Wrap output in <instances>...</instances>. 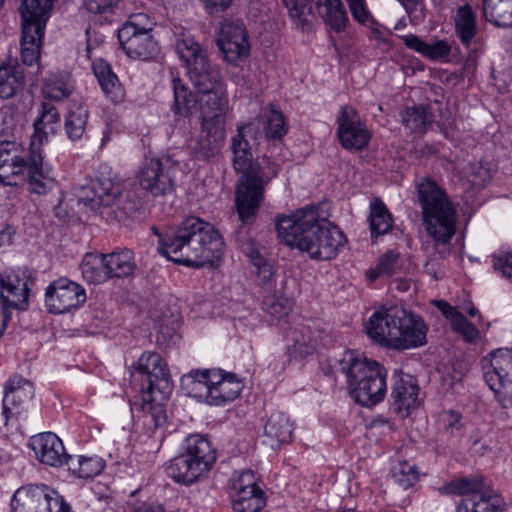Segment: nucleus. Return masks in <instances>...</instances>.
I'll return each instance as SVG.
<instances>
[{
	"mask_svg": "<svg viewBox=\"0 0 512 512\" xmlns=\"http://www.w3.org/2000/svg\"><path fill=\"white\" fill-rule=\"evenodd\" d=\"M158 235V252L170 261L186 267L213 265L224 254L225 243L215 227L197 216L183 219L176 227Z\"/></svg>",
	"mask_w": 512,
	"mask_h": 512,
	"instance_id": "1",
	"label": "nucleus"
},
{
	"mask_svg": "<svg viewBox=\"0 0 512 512\" xmlns=\"http://www.w3.org/2000/svg\"><path fill=\"white\" fill-rule=\"evenodd\" d=\"M319 207L309 205L276 218L278 237L286 245L307 252L310 258L331 260L344 246L346 237L336 226L319 223Z\"/></svg>",
	"mask_w": 512,
	"mask_h": 512,
	"instance_id": "2",
	"label": "nucleus"
},
{
	"mask_svg": "<svg viewBox=\"0 0 512 512\" xmlns=\"http://www.w3.org/2000/svg\"><path fill=\"white\" fill-rule=\"evenodd\" d=\"M131 385L140 393V399L131 402V411L143 418L150 429H157L167 421L163 401L168 399L172 382L165 361L157 352H144L130 373Z\"/></svg>",
	"mask_w": 512,
	"mask_h": 512,
	"instance_id": "3",
	"label": "nucleus"
},
{
	"mask_svg": "<svg viewBox=\"0 0 512 512\" xmlns=\"http://www.w3.org/2000/svg\"><path fill=\"white\" fill-rule=\"evenodd\" d=\"M176 51L185 64L191 83L204 95L201 111L206 108L216 112L226 111L228 98L225 85L219 69L210 64L206 51L188 35L177 40Z\"/></svg>",
	"mask_w": 512,
	"mask_h": 512,
	"instance_id": "4",
	"label": "nucleus"
},
{
	"mask_svg": "<svg viewBox=\"0 0 512 512\" xmlns=\"http://www.w3.org/2000/svg\"><path fill=\"white\" fill-rule=\"evenodd\" d=\"M233 166L242 173L235 194L236 210L242 223H250L264 199L266 186L277 176L278 168L269 158L254 161L251 149L233 154Z\"/></svg>",
	"mask_w": 512,
	"mask_h": 512,
	"instance_id": "5",
	"label": "nucleus"
},
{
	"mask_svg": "<svg viewBox=\"0 0 512 512\" xmlns=\"http://www.w3.org/2000/svg\"><path fill=\"white\" fill-rule=\"evenodd\" d=\"M416 189L426 230L443 258L449 252L447 245L456 232V211L445 191L432 178H420Z\"/></svg>",
	"mask_w": 512,
	"mask_h": 512,
	"instance_id": "6",
	"label": "nucleus"
},
{
	"mask_svg": "<svg viewBox=\"0 0 512 512\" xmlns=\"http://www.w3.org/2000/svg\"><path fill=\"white\" fill-rule=\"evenodd\" d=\"M345 374L351 397L361 406L373 407L386 395V369L377 361L346 351L339 361Z\"/></svg>",
	"mask_w": 512,
	"mask_h": 512,
	"instance_id": "7",
	"label": "nucleus"
},
{
	"mask_svg": "<svg viewBox=\"0 0 512 512\" xmlns=\"http://www.w3.org/2000/svg\"><path fill=\"white\" fill-rule=\"evenodd\" d=\"M129 196V192L124 193L123 181L113 169L107 164H100L90 185L80 188L78 202L94 211L111 208L114 217L121 221L132 217L138 210L137 203Z\"/></svg>",
	"mask_w": 512,
	"mask_h": 512,
	"instance_id": "8",
	"label": "nucleus"
},
{
	"mask_svg": "<svg viewBox=\"0 0 512 512\" xmlns=\"http://www.w3.org/2000/svg\"><path fill=\"white\" fill-rule=\"evenodd\" d=\"M441 495L461 496L454 512H504L502 495L488 485L483 476L454 479L438 489Z\"/></svg>",
	"mask_w": 512,
	"mask_h": 512,
	"instance_id": "9",
	"label": "nucleus"
},
{
	"mask_svg": "<svg viewBox=\"0 0 512 512\" xmlns=\"http://www.w3.org/2000/svg\"><path fill=\"white\" fill-rule=\"evenodd\" d=\"M153 25L149 16L138 13L119 28L118 39L128 57L146 61L157 56L159 46L152 35Z\"/></svg>",
	"mask_w": 512,
	"mask_h": 512,
	"instance_id": "10",
	"label": "nucleus"
},
{
	"mask_svg": "<svg viewBox=\"0 0 512 512\" xmlns=\"http://www.w3.org/2000/svg\"><path fill=\"white\" fill-rule=\"evenodd\" d=\"M11 508L13 512H72L63 496L45 484L18 488L11 499Z\"/></svg>",
	"mask_w": 512,
	"mask_h": 512,
	"instance_id": "11",
	"label": "nucleus"
},
{
	"mask_svg": "<svg viewBox=\"0 0 512 512\" xmlns=\"http://www.w3.org/2000/svg\"><path fill=\"white\" fill-rule=\"evenodd\" d=\"M178 161L171 156L145 159L138 169L136 179L140 187L153 196H163L175 189Z\"/></svg>",
	"mask_w": 512,
	"mask_h": 512,
	"instance_id": "12",
	"label": "nucleus"
},
{
	"mask_svg": "<svg viewBox=\"0 0 512 512\" xmlns=\"http://www.w3.org/2000/svg\"><path fill=\"white\" fill-rule=\"evenodd\" d=\"M12 128L5 127L0 131V182L13 186L25 180V169L30 159V147L15 140H10Z\"/></svg>",
	"mask_w": 512,
	"mask_h": 512,
	"instance_id": "13",
	"label": "nucleus"
},
{
	"mask_svg": "<svg viewBox=\"0 0 512 512\" xmlns=\"http://www.w3.org/2000/svg\"><path fill=\"white\" fill-rule=\"evenodd\" d=\"M484 378L500 405L512 408V349L500 348L490 353V365Z\"/></svg>",
	"mask_w": 512,
	"mask_h": 512,
	"instance_id": "14",
	"label": "nucleus"
},
{
	"mask_svg": "<svg viewBox=\"0 0 512 512\" xmlns=\"http://www.w3.org/2000/svg\"><path fill=\"white\" fill-rule=\"evenodd\" d=\"M225 116L226 111H201V129L192 147L197 159L207 161L220 152L225 139Z\"/></svg>",
	"mask_w": 512,
	"mask_h": 512,
	"instance_id": "15",
	"label": "nucleus"
},
{
	"mask_svg": "<svg viewBox=\"0 0 512 512\" xmlns=\"http://www.w3.org/2000/svg\"><path fill=\"white\" fill-rule=\"evenodd\" d=\"M336 124L337 137L343 148L349 151H362L368 146L372 133L354 107L341 106Z\"/></svg>",
	"mask_w": 512,
	"mask_h": 512,
	"instance_id": "16",
	"label": "nucleus"
},
{
	"mask_svg": "<svg viewBox=\"0 0 512 512\" xmlns=\"http://www.w3.org/2000/svg\"><path fill=\"white\" fill-rule=\"evenodd\" d=\"M401 317H404L402 306H381L365 323L366 334L373 342L395 349Z\"/></svg>",
	"mask_w": 512,
	"mask_h": 512,
	"instance_id": "17",
	"label": "nucleus"
},
{
	"mask_svg": "<svg viewBox=\"0 0 512 512\" xmlns=\"http://www.w3.org/2000/svg\"><path fill=\"white\" fill-rule=\"evenodd\" d=\"M86 302V291L78 283L61 277L46 288L45 304L50 313L63 314Z\"/></svg>",
	"mask_w": 512,
	"mask_h": 512,
	"instance_id": "18",
	"label": "nucleus"
},
{
	"mask_svg": "<svg viewBox=\"0 0 512 512\" xmlns=\"http://www.w3.org/2000/svg\"><path fill=\"white\" fill-rule=\"evenodd\" d=\"M34 394V384L21 375H13L6 381L2 400V414L6 423L27 411Z\"/></svg>",
	"mask_w": 512,
	"mask_h": 512,
	"instance_id": "19",
	"label": "nucleus"
},
{
	"mask_svg": "<svg viewBox=\"0 0 512 512\" xmlns=\"http://www.w3.org/2000/svg\"><path fill=\"white\" fill-rule=\"evenodd\" d=\"M217 43L225 59L232 64H238L249 55L250 44L246 28L240 20L224 21Z\"/></svg>",
	"mask_w": 512,
	"mask_h": 512,
	"instance_id": "20",
	"label": "nucleus"
},
{
	"mask_svg": "<svg viewBox=\"0 0 512 512\" xmlns=\"http://www.w3.org/2000/svg\"><path fill=\"white\" fill-rule=\"evenodd\" d=\"M419 385L410 374L395 373L391 391L392 407L402 417H407L419 404Z\"/></svg>",
	"mask_w": 512,
	"mask_h": 512,
	"instance_id": "21",
	"label": "nucleus"
},
{
	"mask_svg": "<svg viewBox=\"0 0 512 512\" xmlns=\"http://www.w3.org/2000/svg\"><path fill=\"white\" fill-rule=\"evenodd\" d=\"M25 179L28 180L29 191L44 195L51 191L56 184L52 167L44 161L42 148L30 147V159L25 169Z\"/></svg>",
	"mask_w": 512,
	"mask_h": 512,
	"instance_id": "22",
	"label": "nucleus"
},
{
	"mask_svg": "<svg viewBox=\"0 0 512 512\" xmlns=\"http://www.w3.org/2000/svg\"><path fill=\"white\" fill-rule=\"evenodd\" d=\"M29 445L41 463L51 467L67 465L70 455L55 433L44 432L32 436Z\"/></svg>",
	"mask_w": 512,
	"mask_h": 512,
	"instance_id": "23",
	"label": "nucleus"
},
{
	"mask_svg": "<svg viewBox=\"0 0 512 512\" xmlns=\"http://www.w3.org/2000/svg\"><path fill=\"white\" fill-rule=\"evenodd\" d=\"M211 379L210 400H207L209 405L224 406L234 401L243 388L234 373H227L221 369H213Z\"/></svg>",
	"mask_w": 512,
	"mask_h": 512,
	"instance_id": "24",
	"label": "nucleus"
},
{
	"mask_svg": "<svg viewBox=\"0 0 512 512\" xmlns=\"http://www.w3.org/2000/svg\"><path fill=\"white\" fill-rule=\"evenodd\" d=\"M290 342L288 351L294 357H305L313 354L321 342V331L305 323H297L285 333Z\"/></svg>",
	"mask_w": 512,
	"mask_h": 512,
	"instance_id": "25",
	"label": "nucleus"
},
{
	"mask_svg": "<svg viewBox=\"0 0 512 512\" xmlns=\"http://www.w3.org/2000/svg\"><path fill=\"white\" fill-rule=\"evenodd\" d=\"M426 333L427 327L423 319L404 309V317H401L398 325L395 349L406 350L426 344Z\"/></svg>",
	"mask_w": 512,
	"mask_h": 512,
	"instance_id": "26",
	"label": "nucleus"
},
{
	"mask_svg": "<svg viewBox=\"0 0 512 512\" xmlns=\"http://www.w3.org/2000/svg\"><path fill=\"white\" fill-rule=\"evenodd\" d=\"M238 242L241 251L249 258L254 267L259 284L266 290H272L275 286L273 262L260 253L252 239L238 237Z\"/></svg>",
	"mask_w": 512,
	"mask_h": 512,
	"instance_id": "27",
	"label": "nucleus"
},
{
	"mask_svg": "<svg viewBox=\"0 0 512 512\" xmlns=\"http://www.w3.org/2000/svg\"><path fill=\"white\" fill-rule=\"evenodd\" d=\"M165 472L173 481L186 486L192 485L208 473L182 450L167 462Z\"/></svg>",
	"mask_w": 512,
	"mask_h": 512,
	"instance_id": "28",
	"label": "nucleus"
},
{
	"mask_svg": "<svg viewBox=\"0 0 512 512\" xmlns=\"http://www.w3.org/2000/svg\"><path fill=\"white\" fill-rule=\"evenodd\" d=\"M436 308L449 321L454 333L460 336L466 343H476L480 339V330L471 323L456 307L445 300L434 302Z\"/></svg>",
	"mask_w": 512,
	"mask_h": 512,
	"instance_id": "29",
	"label": "nucleus"
},
{
	"mask_svg": "<svg viewBox=\"0 0 512 512\" xmlns=\"http://www.w3.org/2000/svg\"><path fill=\"white\" fill-rule=\"evenodd\" d=\"M180 450L200 464L207 472L211 470L217 459L216 449L211 441L200 434L187 436L181 444Z\"/></svg>",
	"mask_w": 512,
	"mask_h": 512,
	"instance_id": "30",
	"label": "nucleus"
},
{
	"mask_svg": "<svg viewBox=\"0 0 512 512\" xmlns=\"http://www.w3.org/2000/svg\"><path fill=\"white\" fill-rule=\"evenodd\" d=\"M60 127V114L51 103H42L41 113L34 122V133L31 136L30 147L42 148L48 142L49 135H53Z\"/></svg>",
	"mask_w": 512,
	"mask_h": 512,
	"instance_id": "31",
	"label": "nucleus"
},
{
	"mask_svg": "<svg viewBox=\"0 0 512 512\" xmlns=\"http://www.w3.org/2000/svg\"><path fill=\"white\" fill-rule=\"evenodd\" d=\"M0 296L8 307L19 310H25L28 307L27 283L16 274L0 275Z\"/></svg>",
	"mask_w": 512,
	"mask_h": 512,
	"instance_id": "32",
	"label": "nucleus"
},
{
	"mask_svg": "<svg viewBox=\"0 0 512 512\" xmlns=\"http://www.w3.org/2000/svg\"><path fill=\"white\" fill-rule=\"evenodd\" d=\"M92 70L105 96L115 104L123 102L125 90L110 64L103 59H96L92 63Z\"/></svg>",
	"mask_w": 512,
	"mask_h": 512,
	"instance_id": "33",
	"label": "nucleus"
},
{
	"mask_svg": "<svg viewBox=\"0 0 512 512\" xmlns=\"http://www.w3.org/2000/svg\"><path fill=\"white\" fill-rule=\"evenodd\" d=\"M55 0H21L19 8L21 25L34 26V30L46 28Z\"/></svg>",
	"mask_w": 512,
	"mask_h": 512,
	"instance_id": "34",
	"label": "nucleus"
},
{
	"mask_svg": "<svg viewBox=\"0 0 512 512\" xmlns=\"http://www.w3.org/2000/svg\"><path fill=\"white\" fill-rule=\"evenodd\" d=\"M106 269L110 279H124L132 277L137 268L135 254L131 249L122 248L104 254Z\"/></svg>",
	"mask_w": 512,
	"mask_h": 512,
	"instance_id": "35",
	"label": "nucleus"
},
{
	"mask_svg": "<svg viewBox=\"0 0 512 512\" xmlns=\"http://www.w3.org/2000/svg\"><path fill=\"white\" fill-rule=\"evenodd\" d=\"M453 21L455 35L466 48L470 47L478 34L477 16L473 8L469 4L459 6Z\"/></svg>",
	"mask_w": 512,
	"mask_h": 512,
	"instance_id": "36",
	"label": "nucleus"
},
{
	"mask_svg": "<svg viewBox=\"0 0 512 512\" xmlns=\"http://www.w3.org/2000/svg\"><path fill=\"white\" fill-rule=\"evenodd\" d=\"M213 369L192 370L181 379V387L190 397L207 403L210 400V380Z\"/></svg>",
	"mask_w": 512,
	"mask_h": 512,
	"instance_id": "37",
	"label": "nucleus"
},
{
	"mask_svg": "<svg viewBox=\"0 0 512 512\" xmlns=\"http://www.w3.org/2000/svg\"><path fill=\"white\" fill-rule=\"evenodd\" d=\"M292 433L293 425L288 416L282 412L272 413L264 426V435L271 447L289 443L292 440Z\"/></svg>",
	"mask_w": 512,
	"mask_h": 512,
	"instance_id": "38",
	"label": "nucleus"
},
{
	"mask_svg": "<svg viewBox=\"0 0 512 512\" xmlns=\"http://www.w3.org/2000/svg\"><path fill=\"white\" fill-rule=\"evenodd\" d=\"M404 45L430 60L447 58L450 54V45L445 40H437L434 43H426L415 34L400 36Z\"/></svg>",
	"mask_w": 512,
	"mask_h": 512,
	"instance_id": "39",
	"label": "nucleus"
},
{
	"mask_svg": "<svg viewBox=\"0 0 512 512\" xmlns=\"http://www.w3.org/2000/svg\"><path fill=\"white\" fill-rule=\"evenodd\" d=\"M370 211L368 216L371 238L373 241L378 236H382L391 231L393 227V217L386 204L375 197L370 202Z\"/></svg>",
	"mask_w": 512,
	"mask_h": 512,
	"instance_id": "40",
	"label": "nucleus"
},
{
	"mask_svg": "<svg viewBox=\"0 0 512 512\" xmlns=\"http://www.w3.org/2000/svg\"><path fill=\"white\" fill-rule=\"evenodd\" d=\"M172 89V112L182 118L190 117L197 103L196 96L179 77L172 79Z\"/></svg>",
	"mask_w": 512,
	"mask_h": 512,
	"instance_id": "41",
	"label": "nucleus"
},
{
	"mask_svg": "<svg viewBox=\"0 0 512 512\" xmlns=\"http://www.w3.org/2000/svg\"><path fill=\"white\" fill-rule=\"evenodd\" d=\"M21 58L24 64L31 66L40 58V50L45 29L34 30V26L21 25Z\"/></svg>",
	"mask_w": 512,
	"mask_h": 512,
	"instance_id": "42",
	"label": "nucleus"
},
{
	"mask_svg": "<svg viewBox=\"0 0 512 512\" xmlns=\"http://www.w3.org/2000/svg\"><path fill=\"white\" fill-rule=\"evenodd\" d=\"M23 67L17 63L0 66V98H10L22 89Z\"/></svg>",
	"mask_w": 512,
	"mask_h": 512,
	"instance_id": "43",
	"label": "nucleus"
},
{
	"mask_svg": "<svg viewBox=\"0 0 512 512\" xmlns=\"http://www.w3.org/2000/svg\"><path fill=\"white\" fill-rule=\"evenodd\" d=\"M89 117L88 109L81 103H73L65 116L64 129L67 137L75 142L85 133Z\"/></svg>",
	"mask_w": 512,
	"mask_h": 512,
	"instance_id": "44",
	"label": "nucleus"
},
{
	"mask_svg": "<svg viewBox=\"0 0 512 512\" xmlns=\"http://www.w3.org/2000/svg\"><path fill=\"white\" fill-rule=\"evenodd\" d=\"M483 14L497 27H512V0H484Z\"/></svg>",
	"mask_w": 512,
	"mask_h": 512,
	"instance_id": "45",
	"label": "nucleus"
},
{
	"mask_svg": "<svg viewBox=\"0 0 512 512\" xmlns=\"http://www.w3.org/2000/svg\"><path fill=\"white\" fill-rule=\"evenodd\" d=\"M433 121V114L426 106L406 107L401 112V122L411 133H425Z\"/></svg>",
	"mask_w": 512,
	"mask_h": 512,
	"instance_id": "46",
	"label": "nucleus"
},
{
	"mask_svg": "<svg viewBox=\"0 0 512 512\" xmlns=\"http://www.w3.org/2000/svg\"><path fill=\"white\" fill-rule=\"evenodd\" d=\"M83 278L91 284H101L110 280L104 254L87 253L80 265Z\"/></svg>",
	"mask_w": 512,
	"mask_h": 512,
	"instance_id": "47",
	"label": "nucleus"
},
{
	"mask_svg": "<svg viewBox=\"0 0 512 512\" xmlns=\"http://www.w3.org/2000/svg\"><path fill=\"white\" fill-rule=\"evenodd\" d=\"M67 467L72 474L79 478H92L102 472L105 462L99 456L70 455Z\"/></svg>",
	"mask_w": 512,
	"mask_h": 512,
	"instance_id": "48",
	"label": "nucleus"
},
{
	"mask_svg": "<svg viewBox=\"0 0 512 512\" xmlns=\"http://www.w3.org/2000/svg\"><path fill=\"white\" fill-rule=\"evenodd\" d=\"M321 14L324 22L336 33L344 32L349 18L341 0H323Z\"/></svg>",
	"mask_w": 512,
	"mask_h": 512,
	"instance_id": "49",
	"label": "nucleus"
},
{
	"mask_svg": "<svg viewBox=\"0 0 512 512\" xmlns=\"http://www.w3.org/2000/svg\"><path fill=\"white\" fill-rule=\"evenodd\" d=\"M234 512H259L266 505L263 490H244L231 494Z\"/></svg>",
	"mask_w": 512,
	"mask_h": 512,
	"instance_id": "50",
	"label": "nucleus"
},
{
	"mask_svg": "<svg viewBox=\"0 0 512 512\" xmlns=\"http://www.w3.org/2000/svg\"><path fill=\"white\" fill-rule=\"evenodd\" d=\"M263 130L268 140H281L288 131L282 112L272 107L269 113L264 116Z\"/></svg>",
	"mask_w": 512,
	"mask_h": 512,
	"instance_id": "51",
	"label": "nucleus"
},
{
	"mask_svg": "<svg viewBox=\"0 0 512 512\" xmlns=\"http://www.w3.org/2000/svg\"><path fill=\"white\" fill-rule=\"evenodd\" d=\"M392 476L394 481L405 490L413 487L420 478L417 466L407 461L399 462L393 468Z\"/></svg>",
	"mask_w": 512,
	"mask_h": 512,
	"instance_id": "52",
	"label": "nucleus"
},
{
	"mask_svg": "<svg viewBox=\"0 0 512 512\" xmlns=\"http://www.w3.org/2000/svg\"><path fill=\"white\" fill-rule=\"evenodd\" d=\"M72 92V86L70 83L62 77L53 76L49 78L43 87V93L47 99L51 100H62Z\"/></svg>",
	"mask_w": 512,
	"mask_h": 512,
	"instance_id": "53",
	"label": "nucleus"
},
{
	"mask_svg": "<svg viewBox=\"0 0 512 512\" xmlns=\"http://www.w3.org/2000/svg\"><path fill=\"white\" fill-rule=\"evenodd\" d=\"M254 131V123H247L237 127L236 134L231 138V151L232 154L238 151H248L251 149L247 140V136L251 135Z\"/></svg>",
	"mask_w": 512,
	"mask_h": 512,
	"instance_id": "54",
	"label": "nucleus"
},
{
	"mask_svg": "<svg viewBox=\"0 0 512 512\" xmlns=\"http://www.w3.org/2000/svg\"><path fill=\"white\" fill-rule=\"evenodd\" d=\"M494 270L512 283V253L499 252L492 255Z\"/></svg>",
	"mask_w": 512,
	"mask_h": 512,
	"instance_id": "55",
	"label": "nucleus"
},
{
	"mask_svg": "<svg viewBox=\"0 0 512 512\" xmlns=\"http://www.w3.org/2000/svg\"><path fill=\"white\" fill-rule=\"evenodd\" d=\"M354 21L366 25L373 22L374 18L367 7L366 0H345Z\"/></svg>",
	"mask_w": 512,
	"mask_h": 512,
	"instance_id": "56",
	"label": "nucleus"
},
{
	"mask_svg": "<svg viewBox=\"0 0 512 512\" xmlns=\"http://www.w3.org/2000/svg\"><path fill=\"white\" fill-rule=\"evenodd\" d=\"M233 492H242L244 490H262L257 485V478L252 470H243L238 474L232 483Z\"/></svg>",
	"mask_w": 512,
	"mask_h": 512,
	"instance_id": "57",
	"label": "nucleus"
},
{
	"mask_svg": "<svg viewBox=\"0 0 512 512\" xmlns=\"http://www.w3.org/2000/svg\"><path fill=\"white\" fill-rule=\"evenodd\" d=\"M310 0H283L284 5L288 9L289 15L300 22L306 21V15L310 12Z\"/></svg>",
	"mask_w": 512,
	"mask_h": 512,
	"instance_id": "58",
	"label": "nucleus"
},
{
	"mask_svg": "<svg viewBox=\"0 0 512 512\" xmlns=\"http://www.w3.org/2000/svg\"><path fill=\"white\" fill-rule=\"evenodd\" d=\"M469 177L475 186L481 187L492 178V171L482 163H472L470 165Z\"/></svg>",
	"mask_w": 512,
	"mask_h": 512,
	"instance_id": "59",
	"label": "nucleus"
},
{
	"mask_svg": "<svg viewBox=\"0 0 512 512\" xmlns=\"http://www.w3.org/2000/svg\"><path fill=\"white\" fill-rule=\"evenodd\" d=\"M119 0H83V6L91 14L112 13Z\"/></svg>",
	"mask_w": 512,
	"mask_h": 512,
	"instance_id": "60",
	"label": "nucleus"
},
{
	"mask_svg": "<svg viewBox=\"0 0 512 512\" xmlns=\"http://www.w3.org/2000/svg\"><path fill=\"white\" fill-rule=\"evenodd\" d=\"M398 255L392 251L386 252L377 264L378 272H382L385 277H390L396 270Z\"/></svg>",
	"mask_w": 512,
	"mask_h": 512,
	"instance_id": "61",
	"label": "nucleus"
},
{
	"mask_svg": "<svg viewBox=\"0 0 512 512\" xmlns=\"http://www.w3.org/2000/svg\"><path fill=\"white\" fill-rule=\"evenodd\" d=\"M444 425L446 431L453 436L462 428V414L458 411L448 410L444 413Z\"/></svg>",
	"mask_w": 512,
	"mask_h": 512,
	"instance_id": "62",
	"label": "nucleus"
},
{
	"mask_svg": "<svg viewBox=\"0 0 512 512\" xmlns=\"http://www.w3.org/2000/svg\"><path fill=\"white\" fill-rule=\"evenodd\" d=\"M405 8L411 20L418 21L423 18V0H398Z\"/></svg>",
	"mask_w": 512,
	"mask_h": 512,
	"instance_id": "63",
	"label": "nucleus"
},
{
	"mask_svg": "<svg viewBox=\"0 0 512 512\" xmlns=\"http://www.w3.org/2000/svg\"><path fill=\"white\" fill-rule=\"evenodd\" d=\"M233 0H205V8L211 15L219 14L228 9Z\"/></svg>",
	"mask_w": 512,
	"mask_h": 512,
	"instance_id": "64",
	"label": "nucleus"
}]
</instances>
